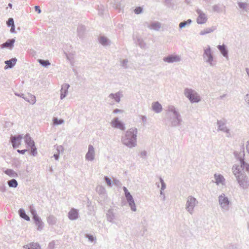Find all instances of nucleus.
Here are the masks:
<instances>
[{
    "instance_id": "1",
    "label": "nucleus",
    "mask_w": 249,
    "mask_h": 249,
    "mask_svg": "<svg viewBox=\"0 0 249 249\" xmlns=\"http://www.w3.org/2000/svg\"><path fill=\"white\" fill-rule=\"evenodd\" d=\"M137 133V129L135 127L127 130L125 134L122 136V143L130 148L136 146Z\"/></svg>"
},
{
    "instance_id": "2",
    "label": "nucleus",
    "mask_w": 249,
    "mask_h": 249,
    "mask_svg": "<svg viewBox=\"0 0 249 249\" xmlns=\"http://www.w3.org/2000/svg\"><path fill=\"white\" fill-rule=\"evenodd\" d=\"M233 173L236 178L239 186L243 189H246L249 187L248 178L244 172L240 171L236 165L233 166Z\"/></svg>"
},
{
    "instance_id": "3",
    "label": "nucleus",
    "mask_w": 249,
    "mask_h": 249,
    "mask_svg": "<svg viewBox=\"0 0 249 249\" xmlns=\"http://www.w3.org/2000/svg\"><path fill=\"white\" fill-rule=\"evenodd\" d=\"M167 110L172 113V115L169 116L171 126L176 127L181 125L182 121V118L179 112L175 107L174 106L170 105L168 107Z\"/></svg>"
},
{
    "instance_id": "4",
    "label": "nucleus",
    "mask_w": 249,
    "mask_h": 249,
    "mask_svg": "<svg viewBox=\"0 0 249 249\" xmlns=\"http://www.w3.org/2000/svg\"><path fill=\"white\" fill-rule=\"evenodd\" d=\"M184 94L191 103H198L201 100L198 94L192 89L185 88L184 90Z\"/></svg>"
},
{
    "instance_id": "5",
    "label": "nucleus",
    "mask_w": 249,
    "mask_h": 249,
    "mask_svg": "<svg viewBox=\"0 0 249 249\" xmlns=\"http://www.w3.org/2000/svg\"><path fill=\"white\" fill-rule=\"evenodd\" d=\"M203 58L204 61L208 63L211 67H214L216 65V61L214 60V56L210 46L204 49Z\"/></svg>"
},
{
    "instance_id": "6",
    "label": "nucleus",
    "mask_w": 249,
    "mask_h": 249,
    "mask_svg": "<svg viewBox=\"0 0 249 249\" xmlns=\"http://www.w3.org/2000/svg\"><path fill=\"white\" fill-rule=\"evenodd\" d=\"M198 203L196 199L193 196H190L187 197L186 209L191 214H192L194 213V207Z\"/></svg>"
},
{
    "instance_id": "7",
    "label": "nucleus",
    "mask_w": 249,
    "mask_h": 249,
    "mask_svg": "<svg viewBox=\"0 0 249 249\" xmlns=\"http://www.w3.org/2000/svg\"><path fill=\"white\" fill-rule=\"evenodd\" d=\"M218 201L221 207L225 211H228L229 209V204L230 202L225 194H222L218 197Z\"/></svg>"
},
{
    "instance_id": "8",
    "label": "nucleus",
    "mask_w": 249,
    "mask_h": 249,
    "mask_svg": "<svg viewBox=\"0 0 249 249\" xmlns=\"http://www.w3.org/2000/svg\"><path fill=\"white\" fill-rule=\"evenodd\" d=\"M23 138L22 134H18L17 135L11 136L10 137V142L12 143L14 149L18 147L21 145V140Z\"/></svg>"
},
{
    "instance_id": "9",
    "label": "nucleus",
    "mask_w": 249,
    "mask_h": 249,
    "mask_svg": "<svg viewBox=\"0 0 249 249\" xmlns=\"http://www.w3.org/2000/svg\"><path fill=\"white\" fill-rule=\"evenodd\" d=\"M196 12L198 15L196 18L197 23L198 24H204L206 23L208 20L206 15L199 9H197Z\"/></svg>"
},
{
    "instance_id": "10",
    "label": "nucleus",
    "mask_w": 249,
    "mask_h": 249,
    "mask_svg": "<svg viewBox=\"0 0 249 249\" xmlns=\"http://www.w3.org/2000/svg\"><path fill=\"white\" fill-rule=\"evenodd\" d=\"M111 124L113 127L119 128L121 130H124L125 129L124 124L119 120L118 118H114L111 123Z\"/></svg>"
},
{
    "instance_id": "11",
    "label": "nucleus",
    "mask_w": 249,
    "mask_h": 249,
    "mask_svg": "<svg viewBox=\"0 0 249 249\" xmlns=\"http://www.w3.org/2000/svg\"><path fill=\"white\" fill-rule=\"evenodd\" d=\"M181 58L179 55L174 54H170L163 58V60L168 63L179 62Z\"/></svg>"
},
{
    "instance_id": "12",
    "label": "nucleus",
    "mask_w": 249,
    "mask_h": 249,
    "mask_svg": "<svg viewBox=\"0 0 249 249\" xmlns=\"http://www.w3.org/2000/svg\"><path fill=\"white\" fill-rule=\"evenodd\" d=\"M15 94L17 96L23 98L25 101L32 104H34L36 103V97L34 95L28 94L27 96H25V95L23 93H18L17 92H15Z\"/></svg>"
},
{
    "instance_id": "13",
    "label": "nucleus",
    "mask_w": 249,
    "mask_h": 249,
    "mask_svg": "<svg viewBox=\"0 0 249 249\" xmlns=\"http://www.w3.org/2000/svg\"><path fill=\"white\" fill-rule=\"evenodd\" d=\"M95 151L93 146L90 144L89 145L88 151L86 155V159L89 161H92L94 159Z\"/></svg>"
},
{
    "instance_id": "14",
    "label": "nucleus",
    "mask_w": 249,
    "mask_h": 249,
    "mask_svg": "<svg viewBox=\"0 0 249 249\" xmlns=\"http://www.w3.org/2000/svg\"><path fill=\"white\" fill-rule=\"evenodd\" d=\"M15 41L16 40L15 38L8 39L5 42L0 45V48L4 49L6 48L10 50H12L14 47Z\"/></svg>"
},
{
    "instance_id": "15",
    "label": "nucleus",
    "mask_w": 249,
    "mask_h": 249,
    "mask_svg": "<svg viewBox=\"0 0 249 249\" xmlns=\"http://www.w3.org/2000/svg\"><path fill=\"white\" fill-rule=\"evenodd\" d=\"M17 61V59L16 57H13L8 60L5 61L4 63L6 65L4 67V70L13 68L15 66Z\"/></svg>"
},
{
    "instance_id": "16",
    "label": "nucleus",
    "mask_w": 249,
    "mask_h": 249,
    "mask_svg": "<svg viewBox=\"0 0 249 249\" xmlns=\"http://www.w3.org/2000/svg\"><path fill=\"white\" fill-rule=\"evenodd\" d=\"M217 124L218 125V131L220 130L230 134V129L226 127L225 123L223 121L218 120Z\"/></svg>"
},
{
    "instance_id": "17",
    "label": "nucleus",
    "mask_w": 249,
    "mask_h": 249,
    "mask_svg": "<svg viewBox=\"0 0 249 249\" xmlns=\"http://www.w3.org/2000/svg\"><path fill=\"white\" fill-rule=\"evenodd\" d=\"M69 87L70 85L68 84H64L62 85L60 94V99L61 100L66 97Z\"/></svg>"
},
{
    "instance_id": "18",
    "label": "nucleus",
    "mask_w": 249,
    "mask_h": 249,
    "mask_svg": "<svg viewBox=\"0 0 249 249\" xmlns=\"http://www.w3.org/2000/svg\"><path fill=\"white\" fill-rule=\"evenodd\" d=\"M217 47L224 57L226 58L228 57V50L226 45L224 44H223L221 45H218Z\"/></svg>"
},
{
    "instance_id": "19",
    "label": "nucleus",
    "mask_w": 249,
    "mask_h": 249,
    "mask_svg": "<svg viewBox=\"0 0 249 249\" xmlns=\"http://www.w3.org/2000/svg\"><path fill=\"white\" fill-rule=\"evenodd\" d=\"M36 226H37V230L38 231H41L44 227V223L42 222L41 219L38 216L33 219Z\"/></svg>"
},
{
    "instance_id": "20",
    "label": "nucleus",
    "mask_w": 249,
    "mask_h": 249,
    "mask_svg": "<svg viewBox=\"0 0 249 249\" xmlns=\"http://www.w3.org/2000/svg\"><path fill=\"white\" fill-rule=\"evenodd\" d=\"M152 109L155 113H159L162 110L161 105L158 102H154L152 104Z\"/></svg>"
},
{
    "instance_id": "21",
    "label": "nucleus",
    "mask_w": 249,
    "mask_h": 249,
    "mask_svg": "<svg viewBox=\"0 0 249 249\" xmlns=\"http://www.w3.org/2000/svg\"><path fill=\"white\" fill-rule=\"evenodd\" d=\"M23 138L24 139L25 143L28 147L35 145V142L28 133L26 134Z\"/></svg>"
},
{
    "instance_id": "22",
    "label": "nucleus",
    "mask_w": 249,
    "mask_h": 249,
    "mask_svg": "<svg viewBox=\"0 0 249 249\" xmlns=\"http://www.w3.org/2000/svg\"><path fill=\"white\" fill-rule=\"evenodd\" d=\"M78 211L75 209H72L68 213L69 218L70 219L74 220H76L78 217Z\"/></svg>"
},
{
    "instance_id": "23",
    "label": "nucleus",
    "mask_w": 249,
    "mask_h": 249,
    "mask_svg": "<svg viewBox=\"0 0 249 249\" xmlns=\"http://www.w3.org/2000/svg\"><path fill=\"white\" fill-rule=\"evenodd\" d=\"M107 219L108 221L114 223V220L115 219V213H113L112 209H109L106 213Z\"/></svg>"
},
{
    "instance_id": "24",
    "label": "nucleus",
    "mask_w": 249,
    "mask_h": 249,
    "mask_svg": "<svg viewBox=\"0 0 249 249\" xmlns=\"http://www.w3.org/2000/svg\"><path fill=\"white\" fill-rule=\"evenodd\" d=\"M126 199L128 202L129 206L131 208V210L133 212L136 211V206L133 196H130L127 197L126 198Z\"/></svg>"
},
{
    "instance_id": "25",
    "label": "nucleus",
    "mask_w": 249,
    "mask_h": 249,
    "mask_svg": "<svg viewBox=\"0 0 249 249\" xmlns=\"http://www.w3.org/2000/svg\"><path fill=\"white\" fill-rule=\"evenodd\" d=\"M77 32L78 36L81 38H83L86 32L85 26L83 25H79L77 27Z\"/></svg>"
},
{
    "instance_id": "26",
    "label": "nucleus",
    "mask_w": 249,
    "mask_h": 249,
    "mask_svg": "<svg viewBox=\"0 0 249 249\" xmlns=\"http://www.w3.org/2000/svg\"><path fill=\"white\" fill-rule=\"evenodd\" d=\"M18 214L20 216V217L25 220H26L27 221H30V217L26 214L25 210L22 209L20 208L18 210Z\"/></svg>"
},
{
    "instance_id": "27",
    "label": "nucleus",
    "mask_w": 249,
    "mask_h": 249,
    "mask_svg": "<svg viewBox=\"0 0 249 249\" xmlns=\"http://www.w3.org/2000/svg\"><path fill=\"white\" fill-rule=\"evenodd\" d=\"M99 41L103 46H107L110 43L109 39L105 36H101L99 37Z\"/></svg>"
},
{
    "instance_id": "28",
    "label": "nucleus",
    "mask_w": 249,
    "mask_h": 249,
    "mask_svg": "<svg viewBox=\"0 0 249 249\" xmlns=\"http://www.w3.org/2000/svg\"><path fill=\"white\" fill-rule=\"evenodd\" d=\"M233 154L236 159H237L240 161V164L241 163V161H242V160L243 161H245V159L244 158V157L245 156L244 151L239 153H238L237 151H234Z\"/></svg>"
},
{
    "instance_id": "29",
    "label": "nucleus",
    "mask_w": 249,
    "mask_h": 249,
    "mask_svg": "<svg viewBox=\"0 0 249 249\" xmlns=\"http://www.w3.org/2000/svg\"><path fill=\"white\" fill-rule=\"evenodd\" d=\"M216 29V27L215 26H212L211 28H207L204 30L201 31L199 34L201 36L205 35L207 34L211 33L213 32Z\"/></svg>"
},
{
    "instance_id": "30",
    "label": "nucleus",
    "mask_w": 249,
    "mask_h": 249,
    "mask_svg": "<svg viewBox=\"0 0 249 249\" xmlns=\"http://www.w3.org/2000/svg\"><path fill=\"white\" fill-rule=\"evenodd\" d=\"M214 178L215 179V183L217 185L220 183L223 184V182H224L225 180L223 176L221 174L217 175L215 174L214 175Z\"/></svg>"
},
{
    "instance_id": "31",
    "label": "nucleus",
    "mask_w": 249,
    "mask_h": 249,
    "mask_svg": "<svg viewBox=\"0 0 249 249\" xmlns=\"http://www.w3.org/2000/svg\"><path fill=\"white\" fill-rule=\"evenodd\" d=\"M136 43L139 45V46L142 49H145L146 48V45L143 40L140 38L137 37Z\"/></svg>"
},
{
    "instance_id": "32",
    "label": "nucleus",
    "mask_w": 249,
    "mask_h": 249,
    "mask_svg": "<svg viewBox=\"0 0 249 249\" xmlns=\"http://www.w3.org/2000/svg\"><path fill=\"white\" fill-rule=\"evenodd\" d=\"M237 4L239 7L244 11L247 12L249 7V4L247 2H238Z\"/></svg>"
},
{
    "instance_id": "33",
    "label": "nucleus",
    "mask_w": 249,
    "mask_h": 249,
    "mask_svg": "<svg viewBox=\"0 0 249 249\" xmlns=\"http://www.w3.org/2000/svg\"><path fill=\"white\" fill-rule=\"evenodd\" d=\"M4 173L10 177L16 178L18 176V175L16 172H15L13 170L10 169H7L4 171Z\"/></svg>"
},
{
    "instance_id": "34",
    "label": "nucleus",
    "mask_w": 249,
    "mask_h": 249,
    "mask_svg": "<svg viewBox=\"0 0 249 249\" xmlns=\"http://www.w3.org/2000/svg\"><path fill=\"white\" fill-rule=\"evenodd\" d=\"M47 222L49 225H53L56 223L57 219L53 215H50L47 217Z\"/></svg>"
},
{
    "instance_id": "35",
    "label": "nucleus",
    "mask_w": 249,
    "mask_h": 249,
    "mask_svg": "<svg viewBox=\"0 0 249 249\" xmlns=\"http://www.w3.org/2000/svg\"><path fill=\"white\" fill-rule=\"evenodd\" d=\"M108 97L111 99H114V100L117 103H119L120 101L121 97L119 92L116 93H110Z\"/></svg>"
},
{
    "instance_id": "36",
    "label": "nucleus",
    "mask_w": 249,
    "mask_h": 249,
    "mask_svg": "<svg viewBox=\"0 0 249 249\" xmlns=\"http://www.w3.org/2000/svg\"><path fill=\"white\" fill-rule=\"evenodd\" d=\"M7 184L10 188H16L18 185V181L14 178L8 180Z\"/></svg>"
},
{
    "instance_id": "37",
    "label": "nucleus",
    "mask_w": 249,
    "mask_h": 249,
    "mask_svg": "<svg viewBox=\"0 0 249 249\" xmlns=\"http://www.w3.org/2000/svg\"><path fill=\"white\" fill-rule=\"evenodd\" d=\"M37 61L39 64L44 67H48L51 65V63L48 60L39 59Z\"/></svg>"
},
{
    "instance_id": "38",
    "label": "nucleus",
    "mask_w": 249,
    "mask_h": 249,
    "mask_svg": "<svg viewBox=\"0 0 249 249\" xmlns=\"http://www.w3.org/2000/svg\"><path fill=\"white\" fill-rule=\"evenodd\" d=\"M192 21L191 19H188L187 20H184L181 22L179 24V27L180 29H182L185 27L186 26H189L191 24Z\"/></svg>"
},
{
    "instance_id": "39",
    "label": "nucleus",
    "mask_w": 249,
    "mask_h": 249,
    "mask_svg": "<svg viewBox=\"0 0 249 249\" xmlns=\"http://www.w3.org/2000/svg\"><path fill=\"white\" fill-rule=\"evenodd\" d=\"M111 4L114 8L116 9H120L121 8V0H112Z\"/></svg>"
},
{
    "instance_id": "40",
    "label": "nucleus",
    "mask_w": 249,
    "mask_h": 249,
    "mask_svg": "<svg viewBox=\"0 0 249 249\" xmlns=\"http://www.w3.org/2000/svg\"><path fill=\"white\" fill-rule=\"evenodd\" d=\"M161 27L160 23L159 22H152L150 25V28L156 31H158Z\"/></svg>"
},
{
    "instance_id": "41",
    "label": "nucleus",
    "mask_w": 249,
    "mask_h": 249,
    "mask_svg": "<svg viewBox=\"0 0 249 249\" xmlns=\"http://www.w3.org/2000/svg\"><path fill=\"white\" fill-rule=\"evenodd\" d=\"M96 190L99 195H104L106 194V189L102 186L99 185L97 186Z\"/></svg>"
},
{
    "instance_id": "42",
    "label": "nucleus",
    "mask_w": 249,
    "mask_h": 249,
    "mask_svg": "<svg viewBox=\"0 0 249 249\" xmlns=\"http://www.w3.org/2000/svg\"><path fill=\"white\" fill-rule=\"evenodd\" d=\"M212 8L213 11L217 13H220L222 11V8L219 4H215L213 6Z\"/></svg>"
},
{
    "instance_id": "43",
    "label": "nucleus",
    "mask_w": 249,
    "mask_h": 249,
    "mask_svg": "<svg viewBox=\"0 0 249 249\" xmlns=\"http://www.w3.org/2000/svg\"><path fill=\"white\" fill-rule=\"evenodd\" d=\"M30 212L32 215V218H34L38 216L36 210L34 209V207L32 205L29 206Z\"/></svg>"
},
{
    "instance_id": "44",
    "label": "nucleus",
    "mask_w": 249,
    "mask_h": 249,
    "mask_svg": "<svg viewBox=\"0 0 249 249\" xmlns=\"http://www.w3.org/2000/svg\"><path fill=\"white\" fill-rule=\"evenodd\" d=\"M240 166L243 170H245L247 172L249 171V164L247 163L245 161L242 160Z\"/></svg>"
},
{
    "instance_id": "45",
    "label": "nucleus",
    "mask_w": 249,
    "mask_h": 249,
    "mask_svg": "<svg viewBox=\"0 0 249 249\" xmlns=\"http://www.w3.org/2000/svg\"><path fill=\"white\" fill-rule=\"evenodd\" d=\"M53 123L54 125H59L63 124L64 121L62 119H58L57 118H53Z\"/></svg>"
},
{
    "instance_id": "46",
    "label": "nucleus",
    "mask_w": 249,
    "mask_h": 249,
    "mask_svg": "<svg viewBox=\"0 0 249 249\" xmlns=\"http://www.w3.org/2000/svg\"><path fill=\"white\" fill-rule=\"evenodd\" d=\"M30 154L33 156H36L37 154V149L35 145L34 146L30 147Z\"/></svg>"
},
{
    "instance_id": "47",
    "label": "nucleus",
    "mask_w": 249,
    "mask_h": 249,
    "mask_svg": "<svg viewBox=\"0 0 249 249\" xmlns=\"http://www.w3.org/2000/svg\"><path fill=\"white\" fill-rule=\"evenodd\" d=\"M165 4L169 8H174V3L172 2V0H164Z\"/></svg>"
},
{
    "instance_id": "48",
    "label": "nucleus",
    "mask_w": 249,
    "mask_h": 249,
    "mask_svg": "<svg viewBox=\"0 0 249 249\" xmlns=\"http://www.w3.org/2000/svg\"><path fill=\"white\" fill-rule=\"evenodd\" d=\"M6 24L8 27H10L13 26H15L14 19L12 18H9L8 20L7 21Z\"/></svg>"
},
{
    "instance_id": "49",
    "label": "nucleus",
    "mask_w": 249,
    "mask_h": 249,
    "mask_svg": "<svg viewBox=\"0 0 249 249\" xmlns=\"http://www.w3.org/2000/svg\"><path fill=\"white\" fill-rule=\"evenodd\" d=\"M128 60L127 59H124L121 61V65L122 67L124 68V69H127L128 68L127 63Z\"/></svg>"
},
{
    "instance_id": "50",
    "label": "nucleus",
    "mask_w": 249,
    "mask_h": 249,
    "mask_svg": "<svg viewBox=\"0 0 249 249\" xmlns=\"http://www.w3.org/2000/svg\"><path fill=\"white\" fill-rule=\"evenodd\" d=\"M143 11V8L142 7H137L135 10L134 12L136 14L138 15L142 13Z\"/></svg>"
},
{
    "instance_id": "51",
    "label": "nucleus",
    "mask_w": 249,
    "mask_h": 249,
    "mask_svg": "<svg viewBox=\"0 0 249 249\" xmlns=\"http://www.w3.org/2000/svg\"><path fill=\"white\" fill-rule=\"evenodd\" d=\"M85 237L86 238H88V240L91 242H93L96 239L92 235L90 234H86Z\"/></svg>"
},
{
    "instance_id": "52",
    "label": "nucleus",
    "mask_w": 249,
    "mask_h": 249,
    "mask_svg": "<svg viewBox=\"0 0 249 249\" xmlns=\"http://www.w3.org/2000/svg\"><path fill=\"white\" fill-rule=\"evenodd\" d=\"M104 179L107 185L109 186H112V181L110 178H109L107 176H105Z\"/></svg>"
},
{
    "instance_id": "53",
    "label": "nucleus",
    "mask_w": 249,
    "mask_h": 249,
    "mask_svg": "<svg viewBox=\"0 0 249 249\" xmlns=\"http://www.w3.org/2000/svg\"><path fill=\"white\" fill-rule=\"evenodd\" d=\"M55 146H56V145H55ZM56 149L57 151V153L59 154L64 151V148L62 145H57Z\"/></svg>"
},
{
    "instance_id": "54",
    "label": "nucleus",
    "mask_w": 249,
    "mask_h": 249,
    "mask_svg": "<svg viewBox=\"0 0 249 249\" xmlns=\"http://www.w3.org/2000/svg\"><path fill=\"white\" fill-rule=\"evenodd\" d=\"M30 246H32V248H33L34 249H37L38 248H40V247L39 245V244L36 243H32L30 244H29Z\"/></svg>"
},
{
    "instance_id": "55",
    "label": "nucleus",
    "mask_w": 249,
    "mask_h": 249,
    "mask_svg": "<svg viewBox=\"0 0 249 249\" xmlns=\"http://www.w3.org/2000/svg\"><path fill=\"white\" fill-rule=\"evenodd\" d=\"M6 190V186L3 184H2L0 185V191L1 192H5Z\"/></svg>"
},
{
    "instance_id": "56",
    "label": "nucleus",
    "mask_w": 249,
    "mask_h": 249,
    "mask_svg": "<svg viewBox=\"0 0 249 249\" xmlns=\"http://www.w3.org/2000/svg\"><path fill=\"white\" fill-rule=\"evenodd\" d=\"M245 100L246 102L248 107H249V93L245 96Z\"/></svg>"
},
{
    "instance_id": "57",
    "label": "nucleus",
    "mask_w": 249,
    "mask_h": 249,
    "mask_svg": "<svg viewBox=\"0 0 249 249\" xmlns=\"http://www.w3.org/2000/svg\"><path fill=\"white\" fill-rule=\"evenodd\" d=\"M35 10L36 12L38 14H40L41 12V10L40 9V8L39 6H35Z\"/></svg>"
},
{
    "instance_id": "58",
    "label": "nucleus",
    "mask_w": 249,
    "mask_h": 249,
    "mask_svg": "<svg viewBox=\"0 0 249 249\" xmlns=\"http://www.w3.org/2000/svg\"><path fill=\"white\" fill-rule=\"evenodd\" d=\"M140 117L143 122V123L144 124L146 123L147 121V118L144 115H140Z\"/></svg>"
},
{
    "instance_id": "59",
    "label": "nucleus",
    "mask_w": 249,
    "mask_h": 249,
    "mask_svg": "<svg viewBox=\"0 0 249 249\" xmlns=\"http://www.w3.org/2000/svg\"><path fill=\"white\" fill-rule=\"evenodd\" d=\"M27 151H28V149H23V150H19L18 149L17 150V152L19 153V154H24Z\"/></svg>"
},
{
    "instance_id": "60",
    "label": "nucleus",
    "mask_w": 249,
    "mask_h": 249,
    "mask_svg": "<svg viewBox=\"0 0 249 249\" xmlns=\"http://www.w3.org/2000/svg\"><path fill=\"white\" fill-rule=\"evenodd\" d=\"M48 247L50 249H53L54 247V243L51 242L49 243Z\"/></svg>"
},
{
    "instance_id": "61",
    "label": "nucleus",
    "mask_w": 249,
    "mask_h": 249,
    "mask_svg": "<svg viewBox=\"0 0 249 249\" xmlns=\"http://www.w3.org/2000/svg\"><path fill=\"white\" fill-rule=\"evenodd\" d=\"M123 112V110L119 109L118 108L115 109L113 111V113H115V114L118 113H122Z\"/></svg>"
},
{
    "instance_id": "62",
    "label": "nucleus",
    "mask_w": 249,
    "mask_h": 249,
    "mask_svg": "<svg viewBox=\"0 0 249 249\" xmlns=\"http://www.w3.org/2000/svg\"><path fill=\"white\" fill-rule=\"evenodd\" d=\"M160 194L161 196H162V200L165 201L166 199V197L163 191H162V190H160Z\"/></svg>"
},
{
    "instance_id": "63",
    "label": "nucleus",
    "mask_w": 249,
    "mask_h": 249,
    "mask_svg": "<svg viewBox=\"0 0 249 249\" xmlns=\"http://www.w3.org/2000/svg\"><path fill=\"white\" fill-rule=\"evenodd\" d=\"M147 231V227L146 226H144L143 227L142 229V236H143L145 232Z\"/></svg>"
},
{
    "instance_id": "64",
    "label": "nucleus",
    "mask_w": 249,
    "mask_h": 249,
    "mask_svg": "<svg viewBox=\"0 0 249 249\" xmlns=\"http://www.w3.org/2000/svg\"><path fill=\"white\" fill-rule=\"evenodd\" d=\"M140 155L142 157H146L147 155V152L146 151H143L141 152Z\"/></svg>"
}]
</instances>
